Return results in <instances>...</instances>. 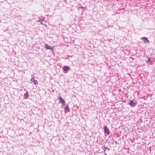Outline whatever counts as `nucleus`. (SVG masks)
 Instances as JSON below:
<instances>
[{"label": "nucleus", "instance_id": "nucleus-1", "mask_svg": "<svg viewBox=\"0 0 155 155\" xmlns=\"http://www.w3.org/2000/svg\"><path fill=\"white\" fill-rule=\"evenodd\" d=\"M137 104L136 101L134 102L133 100H131L129 103V104L132 107H134L136 106Z\"/></svg>", "mask_w": 155, "mask_h": 155}, {"label": "nucleus", "instance_id": "nucleus-8", "mask_svg": "<svg viewBox=\"0 0 155 155\" xmlns=\"http://www.w3.org/2000/svg\"><path fill=\"white\" fill-rule=\"evenodd\" d=\"M69 111V108L68 105H67L66 107L64 108V112L66 113Z\"/></svg>", "mask_w": 155, "mask_h": 155}, {"label": "nucleus", "instance_id": "nucleus-2", "mask_svg": "<svg viewBox=\"0 0 155 155\" xmlns=\"http://www.w3.org/2000/svg\"><path fill=\"white\" fill-rule=\"evenodd\" d=\"M70 68L67 66H64L63 68V70L65 73H67L68 71L69 70Z\"/></svg>", "mask_w": 155, "mask_h": 155}, {"label": "nucleus", "instance_id": "nucleus-9", "mask_svg": "<svg viewBox=\"0 0 155 155\" xmlns=\"http://www.w3.org/2000/svg\"><path fill=\"white\" fill-rule=\"evenodd\" d=\"M31 81L33 82L35 84H38V81H37L35 80L34 79V78H31Z\"/></svg>", "mask_w": 155, "mask_h": 155}, {"label": "nucleus", "instance_id": "nucleus-7", "mask_svg": "<svg viewBox=\"0 0 155 155\" xmlns=\"http://www.w3.org/2000/svg\"><path fill=\"white\" fill-rule=\"evenodd\" d=\"M45 48L47 49H51L52 50V48L51 46H48L47 44H45Z\"/></svg>", "mask_w": 155, "mask_h": 155}, {"label": "nucleus", "instance_id": "nucleus-11", "mask_svg": "<svg viewBox=\"0 0 155 155\" xmlns=\"http://www.w3.org/2000/svg\"><path fill=\"white\" fill-rule=\"evenodd\" d=\"M79 8H85V7H79Z\"/></svg>", "mask_w": 155, "mask_h": 155}, {"label": "nucleus", "instance_id": "nucleus-5", "mask_svg": "<svg viewBox=\"0 0 155 155\" xmlns=\"http://www.w3.org/2000/svg\"><path fill=\"white\" fill-rule=\"evenodd\" d=\"M29 96V94H28V92L27 91L24 94V98L26 99H27Z\"/></svg>", "mask_w": 155, "mask_h": 155}, {"label": "nucleus", "instance_id": "nucleus-13", "mask_svg": "<svg viewBox=\"0 0 155 155\" xmlns=\"http://www.w3.org/2000/svg\"><path fill=\"white\" fill-rule=\"evenodd\" d=\"M104 148L105 149H108V148L107 147H104Z\"/></svg>", "mask_w": 155, "mask_h": 155}, {"label": "nucleus", "instance_id": "nucleus-10", "mask_svg": "<svg viewBox=\"0 0 155 155\" xmlns=\"http://www.w3.org/2000/svg\"><path fill=\"white\" fill-rule=\"evenodd\" d=\"M44 18L43 17L42 19H39V20H37V21L38 22H41V24H43L42 23V21H44Z\"/></svg>", "mask_w": 155, "mask_h": 155}, {"label": "nucleus", "instance_id": "nucleus-3", "mask_svg": "<svg viewBox=\"0 0 155 155\" xmlns=\"http://www.w3.org/2000/svg\"><path fill=\"white\" fill-rule=\"evenodd\" d=\"M104 133L107 135H109L110 132L107 126H104Z\"/></svg>", "mask_w": 155, "mask_h": 155}, {"label": "nucleus", "instance_id": "nucleus-4", "mask_svg": "<svg viewBox=\"0 0 155 155\" xmlns=\"http://www.w3.org/2000/svg\"><path fill=\"white\" fill-rule=\"evenodd\" d=\"M59 100H60V101L59 102L60 103H61L63 105L65 103V101H64V100H63V99L61 97V96H60V97L59 98Z\"/></svg>", "mask_w": 155, "mask_h": 155}, {"label": "nucleus", "instance_id": "nucleus-12", "mask_svg": "<svg viewBox=\"0 0 155 155\" xmlns=\"http://www.w3.org/2000/svg\"><path fill=\"white\" fill-rule=\"evenodd\" d=\"M31 78H34V76L33 75H32L31 76Z\"/></svg>", "mask_w": 155, "mask_h": 155}, {"label": "nucleus", "instance_id": "nucleus-6", "mask_svg": "<svg viewBox=\"0 0 155 155\" xmlns=\"http://www.w3.org/2000/svg\"><path fill=\"white\" fill-rule=\"evenodd\" d=\"M141 39L143 40L144 41V43L145 44H146L148 42H149L147 38L146 37H143L141 38Z\"/></svg>", "mask_w": 155, "mask_h": 155}]
</instances>
